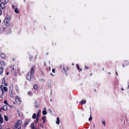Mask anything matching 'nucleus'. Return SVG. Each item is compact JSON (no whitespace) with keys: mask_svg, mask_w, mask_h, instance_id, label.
<instances>
[{"mask_svg":"<svg viewBox=\"0 0 129 129\" xmlns=\"http://www.w3.org/2000/svg\"><path fill=\"white\" fill-rule=\"evenodd\" d=\"M1 91H2V95H3V94H4V92L5 91H3V89L2 88L1 89Z\"/></svg>","mask_w":129,"mask_h":129,"instance_id":"7c9ffc66","label":"nucleus"},{"mask_svg":"<svg viewBox=\"0 0 129 129\" xmlns=\"http://www.w3.org/2000/svg\"><path fill=\"white\" fill-rule=\"evenodd\" d=\"M10 96L11 98H13V93H12V90H10Z\"/></svg>","mask_w":129,"mask_h":129,"instance_id":"4468645a","label":"nucleus"},{"mask_svg":"<svg viewBox=\"0 0 129 129\" xmlns=\"http://www.w3.org/2000/svg\"><path fill=\"white\" fill-rule=\"evenodd\" d=\"M30 122V120L29 119L27 120L25 122L24 124V126L25 127H26L27 125Z\"/></svg>","mask_w":129,"mask_h":129,"instance_id":"6e6552de","label":"nucleus"},{"mask_svg":"<svg viewBox=\"0 0 129 129\" xmlns=\"http://www.w3.org/2000/svg\"><path fill=\"white\" fill-rule=\"evenodd\" d=\"M14 65H13V66H12V67H11V68H12V70H14Z\"/></svg>","mask_w":129,"mask_h":129,"instance_id":"a19ab883","label":"nucleus"},{"mask_svg":"<svg viewBox=\"0 0 129 129\" xmlns=\"http://www.w3.org/2000/svg\"><path fill=\"white\" fill-rule=\"evenodd\" d=\"M52 72L54 73H55V70L54 69H53L52 70Z\"/></svg>","mask_w":129,"mask_h":129,"instance_id":"e433bc0d","label":"nucleus"},{"mask_svg":"<svg viewBox=\"0 0 129 129\" xmlns=\"http://www.w3.org/2000/svg\"><path fill=\"white\" fill-rule=\"evenodd\" d=\"M60 122L59 119L58 117L57 118V121H56V123L58 124H59Z\"/></svg>","mask_w":129,"mask_h":129,"instance_id":"ddd939ff","label":"nucleus"},{"mask_svg":"<svg viewBox=\"0 0 129 129\" xmlns=\"http://www.w3.org/2000/svg\"><path fill=\"white\" fill-rule=\"evenodd\" d=\"M35 107L37 108H38L39 107V106L38 105H35Z\"/></svg>","mask_w":129,"mask_h":129,"instance_id":"ea45409f","label":"nucleus"},{"mask_svg":"<svg viewBox=\"0 0 129 129\" xmlns=\"http://www.w3.org/2000/svg\"><path fill=\"white\" fill-rule=\"evenodd\" d=\"M39 119V117H36V123H37L38 122Z\"/></svg>","mask_w":129,"mask_h":129,"instance_id":"bb28decb","label":"nucleus"},{"mask_svg":"<svg viewBox=\"0 0 129 129\" xmlns=\"http://www.w3.org/2000/svg\"><path fill=\"white\" fill-rule=\"evenodd\" d=\"M8 129H10V128H8Z\"/></svg>","mask_w":129,"mask_h":129,"instance_id":"338daca9","label":"nucleus"},{"mask_svg":"<svg viewBox=\"0 0 129 129\" xmlns=\"http://www.w3.org/2000/svg\"><path fill=\"white\" fill-rule=\"evenodd\" d=\"M0 6L1 7V8L2 9H3L5 8V4L4 2L2 3L0 5Z\"/></svg>","mask_w":129,"mask_h":129,"instance_id":"423d86ee","label":"nucleus"},{"mask_svg":"<svg viewBox=\"0 0 129 129\" xmlns=\"http://www.w3.org/2000/svg\"><path fill=\"white\" fill-rule=\"evenodd\" d=\"M38 88V86L37 85H35L34 86V88L35 90L37 89Z\"/></svg>","mask_w":129,"mask_h":129,"instance_id":"412c9836","label":"nucleus"},{"mask_svg":"<svg viewBox=\"0 0 129 129\" xmlns=\"http://www.w3.org/2000/svg\"><path fill=\"white\" fill-rule=\"evenodd\" d=\"M48 86H49V87H50V85L49 84L48 85Z\"/></svg>","mask_w":129,"mask_h":129,"instance_id":"13d9d810","label":"nucleus"},{"mask_svg":"<svg viewBox=\"0 0 129 129\" xmlns=\"http://www.w3.org/2000/svg\"><path fill=\"white\" fill-rule=\"evenodd\" d=\"M108 74H110V73L109 72L108 73Z\"/></svg>","mask_w":129,"mask_h":129,"instance_id":"4d7b16f0","label":"nucleus"},{"mask_svg":"<svg viewBox=\"0 0 129 129\" xmlns=\"http://www.w3.org/2000/svg\"><path fill=\"white\" fill-rule=\"evenodd\" d=\"M11 29L10 28L9 29V31H8V33L9 34H10L11 32Z\"/></svg>","mask_w":129,"mask_h":129,"instance_id":"473e14b6","label":"nucleus"},{"mask_svg":"<svg viewBox=\"0 0 129 129\" xmlns=\"http://www.w3.org/2000/svg\"><path fill=\"white\" fill-rule=\"evenodd\" d=\"M46 109V108H44V109L45 110Z\"/></svg>","mask_w":129,"mask_h":129,"instance_id":"09e8293b","label":"nucleus"},{"mask_svg":"<svg viewBox=\"0 0 129 129\" xmlns=\"http://www.w3.org/2000/svg\"><path fill=\"white\" fill-rule=\"evenodd\" d=\"M5 28L4 27V28H3V29L4 30L5 29Z\"/></svg>","mask_w":129,"mask_h":129,"instance_id":"3c124183","label":"nucleus"},{"mask_svg":"<svg viewBox=\"0 0 129 129\" xmlns=\"http://www.w3.org/2000/svg\"><path fill=\"white\" fill-rule=\"evenodd\" d=\"M3 67H1L0 68V74H1L3 72Z\"/></svg>","mask_w":129,"mask_h":129,"instance_id":"f8f14e48","label":"nucleus"},{"mask_svg":"<svg viewBox=\"0 0 129 129\" xmlns=\"http://www.w3.org/2000/svg\"><path fill=\"white\" fill-rule=\"evenodd\" d=\"M22 121L21 120H18L16 123L15 127L16 128H18L16 129H21V126L22 125Z\"/></svg>","mask_w":129,"mask_h":129,"instance_id":"f03ea898","label":"nucleus"},{"mask_svg":"<svg viewBox=\"0 0 129 129\" xmlns=\"http://www.w3.org/2000/svg\"><path fill=\"white\" fill-rule=\"evenodd\" d=\"M128 88H129V84L128 85V87H127Z\"/></svg>","mask_w":129,"mask_h":129,"instance_id":"de8ad7c7","label":"nucleus"},{"mask_svg":"<svg viewBox=\"0 0 129 129\" xmlns=\"http://www.w3.org/2000/svg\"><path fill=\"white\" fill-rule=\"evenodd\" d=\"M2 14V11L1 9L0 8V15H1Z\"/></svg>","mask_w":129,"mask_h":129,"instance_id":"c9c22d12","label":"nucleus"},{"mask_svg":"<svg viewBox=\"0 0 129 129\" xmlns=\"http://www.w3.org/2000/svg\"><path fill=\"white\" fill-rule=\"evenodd\" d=\"M93 126H94V128L95 127V125H94V124H93Z\"/></svg>","mask_w":129,"mask_h":129,"instance_id":"864d4df0","label":"nucleus"},{"mask_svg":"<svg viewBox=\"0 0 129 129\" xmlns=\"http://www.w3.org/2000/svg\"><path fill=\"white\" fill-rule=\"evenodd\" d=\"M5 78H3V82L2 83V84H4L5 83Z\"/></svg>","mask_w":129,"mask_h":129,"instance_id":"a878e982","label":"nucleus"},{"mask_svg":"<svg viewBox=\"0 0 129 129\" xmlns=\"http://www.w3.org/2000/svg\"><path fill=\"white\" fill-rule=\"evenodd\" d=\"M10 107H11H11H11V106H10Z\"/></svg>","mask_w":129,"mask_h":129,"instance_id":"e2e57ef3","label":"nucleus"},{"mask_svg":"<svg viewBox=\"0 0 129 129\" xmlns=\"http://www.w3.org/2000/svg\"><path fill=\"white\" fill-rule=\"evenodd\" d=\"M76 65L77 67V69H79L80 71H81L82 70V69L81 68H80L79 66V64H76Z\"/></svg>","mask_w":129,"mask_h":129,"instance_id":"6ab92c4d","label":"nucleus"},{"mask_svg":"<svg viewBox=\"0 0 129 129\" xmlns=\"http://www.w3.org/2000/svg\"><path fill=\"white\" fill-rule=\"evenodd\" d=\"M1 109H0V113L1 112Z\"/></svg>","mask_w":129,"mask_h":129,"instance_id":"603ef678","label":"nucleus"},{"mask_svg":"<svg viewBox=\"0 0 129 129\" xmlns=\"http://www.w3.org/2000/svg\"><path fill=\"white\" fill-rule=\"evenodd\" d=\"M67 70H69V67H67Z\"/></svg>","mask_w":129,"mask_h":129,"instance_id":"c03bdc74","label":"nucleus"},{"mask_svg":"<svg viewBox=\"0 0 129 129\" xmlns=\"http://www.w3.org/2000/svg\"><path fill=\"white\" fill-rule=\"evenodd\" d=\"M39 126L43 128L44 127L43 125L41 123H40Z\"/></svg>","mask_w":129,"mask_h":129,"instance_id":"cd10ccee","label":"nucleus"},{"mask_svg":"<svg viewBox=\"0 0 129 129\" xmlns=\"http://www.w3.org/2000/svg\"><path fill=\"white\" fill-rule=\"evenodd\" d=\"M28 93L29 95H30L31 94V93L30 91H28Z\"/></svg>","mask_w":129,"mask_h":129,"instance_id":"c756f323","label":"nucleus"},{"mask_svg":"<svg viewBox=\"0 0 129 129\" xmlns=\"http://www.w3.org/2000/svg\"><path fill=\"white\" fill-rule=\"evenodd\" d=\"M4 103L5 104H6L7 105L9 106V104L8 103L7 101V100H5L4 101Z\"/></svg>","mask_w":129,"mask_h":129,"instance_id":"393cba45","label":"nucleus"},{"mask_svg":"<svg viewBox=\"0 0 129 129\" xmlns=\"http://www.w3.org/2000/svg\"><path fill=\"white\" fill-rule=\"evenodd\" d=\"M92 119V117H90L89 118V121H91Z\"/></svg>","mask_w":129,"mask_h":129,"instance_id":"72a5a7b5","label":"nucleus"},{"mask_svg":"<svg viewBox=\"0 0 129 129\" xmlns=\"http://www.w3.org/2000/svg\"><path fill=\"white\" fill-rule=\"evenodd\" d=\"M43 120V122L44 123L46 121V116H42V119L41 120Z\"/></svg>","mask_w":129,"mask_h":129,"instance_id":"9d476101","label":"nucleus"},{"mask_svg":"<svg viewBox=\"0 0 129 129\" xmlns=\"http://www.w3.org/2000/svg\"><path fill=\"white\" fill-rule=\"evenodd\" d=\"M12 7H13V8L14 9V8H15V6L14 5H13Z\"/></svg>","mask_w":129,"mask_h":129,"instance_id":"79ce46f5","label":"nucleus"},{"mask_svg":"<svg viewBox=\"0 0 129 129\" xmlns=\"http://www.w3.org/2000/svg\"><path fill=\"white\" fill-rule=\"evenodd\" d=\"M16 89L17 91H18V88L17 87V85H16L15 86Z\"/></svg>","mask_w":129,"mask_h":129,"instance_id":"c85d7f7f","label":"nucleus"},{"mask_svg":"<svg viewBox=\"0 0 129 129\" xmlns=\"http://www.w3.org/2000/svg\"><path fill=\"white\" fill-rule=\"evenodd\" d=\"M102 123L103 124L104 126H106V124H105V121H104V120L102 122Z\"/></svg>","mask_w":129,"mask_h":129,"instance_id":"2f4dec72","label":"nucleus"},{"mask_svg":"<svg viewBox=\"0 0 129 129\" xmlns=\"http://www.w3.org/2000/svg\"><path fill=\"white\" fill-rule=\"evenodd\" d=\"M10 107H11H11H11V106H10Z\"/></svg>","mask_w":129,"mask_h":129,"instance_id":"680f3d73","label":"nucleus"},{"mask_svg":"<svg viewBox=\"0 0 129 129\" xmlns=\"http://www.w3.org/2000/svg\"><path fill=\"white\" fill-rule=\"evenodd\" d=\"M2 109L6 111L7 109V106L6 105L2 107Z\"/></svg>","mask_w":129,"mask_h":129,"instance_id":"1a4fd4ad","label":"nucleus"},{"mask_svg":"<svg viewBox=\"0 0 129 129\" xmlns=\"http://www.w3.org/2000/svg\"><path fill=\"white\" fill-rule=\"evenodd\" d=\"M3 122V119L1 116V114H0V123H2Z\"/></svg>","mask_w":129,"mask_h":129,"instance_id":"9b49d317","label":"nucleus"},{"mask_svg":"<svg viewBox=\"0 0 129 129\" xmlns=\"http://www.w3.org/2000/svg\"><path fill=\"white\" fill-rule=\"evenodd\" d=\"M41 113V111L40 110H39L38 112V113L37 114L36 117H39V115L40 113Z\"/></svg>","mask_w":129,"mask_h":129,"instance_id":"4be33fe9","label":"nucleus"},{"mask_svg":"<svg viewBox=\"0 0 129 129\" xmlns=\"http://www.w3.org/2000/svg\"><path fill=\"white\" fill-rule=\"evenodd\" d=\"M121 90H123V88H121Z\"/></svg>","mask_w":129,"mask_h":129,"instance_id":"8fccbe9b","label":"nucleus"},{"mask_svg":"<svg viewBox=\"0 0 129 129\" xmlns=\"http://www.w3.org/2000/svg\"><path fill=\"white\" fill-rule=\"evenodd\" d=\"M9 74V72H8L6 74H7V75H8Z\"/></svg>","mask_w":129,"mask_h":129,"instance_id":"a18cd8bd","label":"nucleus"},{"mask_svg":"<svg viewBox=\"0 0 129 129\" xmlns=\"http://www.w3.org/2000/svg\"><path fill=\"white\" fill-rule=\"evenodd\" d=\"M0 129H2V125H0Z\"/></svg>","mask_w":129,"mask_h":129,"instance_id":"58836bf2","label":"nucleus"},{"mask_svg":"<svg viewBox=\"0 0 129 129\" xmlns=\"http://www.w3.org/2000/svg\"><path fill=\"white\" fill-rule=\"evenodd\" d=\"M4 84H5L4 85L6 86H7L8 85V84L7 83H4Z\"/></svg>","mask_w":129,"mask_h":129,"instance_id":"f704fd0d","label":"nucleus"},{"mask_svg":"<svg viewBox=\"0 0 129 129\" xmlns=\"http://www.w3.org/2000/svg\"><path fill=\"white\" fill-rule=\"evenodd\" d=\"M4 117L5 120L6 121H8L9 120L8 117V116L6 115H5L4 116Z\"/></svg>","mask_w":129,"mask_h":129,"instance_id":"2eb2a0df","label":"nucleus"},{"mask_svg":"<svg viewBox=\"0 0 129 129\" xmlns=\"http://www.w3.org/2000/svg\"><path fill=\"white\" fill-rule=\"evenodd\" d=\"M14 11L16 13H18L19 12L17 8L15 9Z\"/></svg>","mask_w":129,"mask_h":129,"instance_id":"5701e85b","label":"nucleus"},{"mask_svg":"<svg viewBox=\"0 0 129 129\" xmlns=\"http://www.w3.org/2000/svg\"><path fill=\"white\" fill-rule=\"evenodd\" d=\"M63 70H64H64H65V69H64V68H63Z\"/></svg>","mask_w":129,"mask_h":129,"instance_id":"6e6d98bb","label":"nucleus"},{"mask_svg":"<svg viewBox=\"0 0 129 129\" xmlns=\"http://www.w3.org/2000/svg\"><path fill=\"white\" fill-rule=\"evenodd\" d=\"M16 101L17 104H19L20 103V98L18 96H15Z\"/></svg>","mask_w":129,"mask_h":129,"instance_id":"20e7f679","label":"nucleus"},{"mask_svg":"<svg viewBox=\"0 0 129 129\" xmlns=\"http://www.w3.org/2000/svg\"><path fill=\"white\" fill-rule=\"evenodd\" d=\"M42 114L44 115H45L47 114V112L46 110H44L42 111Z\"/></svg>","mask_w":129,"mask_h":129,"instance_id":"dca6fc26","label":"nucleus"},{"mask_svg":"<svg viewBox=\"0 0 129 129\" xmlns=\"http://www.w3.org/2000/svg\"><path fill=\"white\" fill-rule=\"evenodd\" d=\"M123 67H124V65L123 64Z\"/></svg>","mask_w":129,"mask_h":129,"instance_id":"69168bd1","label":"nucleus"},{"mask_svg":"<svg viewBox=\"0 0 129 129\" xmlns=\"http://www.w3.org/2000/svg\"><path fill=\"white\" fill-rule=\"evenodd\" d=\"M35 68L34 66H33L31 68L30 73L29 72L27 74V78L29 80H31L32 76H33L34 75V69Z\"/></svg>","mask_w":129,"mask_h":129,"instance_id":"f257e3e1","label":"nucleus"},{"mask_svg":"<svg viewBox=\"0 0 129 129\" xmlns=\"http://www.w3.org/2000/svg\"><path fill=\"white\" fill-rule=\"evenodd\" d=\"M1 57L3 58H4L5 57V55L3 53H1Z\"/></svg>","mask_w":129,"mask_h":129,"instance_id":"aec40b11","label":"nucleus"},{"mask_svg":"<svg viewBox=\"0 0 129 129\" xmlns=\"http://www.w3.org/2000/svg\"><path fill=\"white\" fill-rule=\"evenodd\" d=\"M2 88L3 91H4L5 92H6L8 91V88H7L5 87L3 85H2L0 86V89L1 90V89Z\"/></svg>","mask_w":129,"mask_h":129,"instance_id":"39448f33","label":"nucleus"},{"mask_svg":"<svg viewBox=\"0 0 129 129\" xmlns=\"http://www.w3.org/2000/svg\"><path fill=\"white\" fill-rule=\"evenodd\" d=\"M72 65H73V63H72Z\"/></svg>","mask_w":129,"mask_h":129,"instance_id":"0e129e2a","label":"nucleus"},{"mask_svg":"<svg viewBox=\"0 0 129 129\" xmlns=\"http://www.w3.org/2000/svg\"><path fill=\"white\" fill-rule=\"evenodd\" d=\"M62 68V66H61H61H60V68Z\"/></svg>","mask_w":129,"mask_h":129,"instance_id":"5fc2aeb1","label":"nucleus"},{"mask_svg":"<svg viewBox=\"0 0 129 129\" xmlns=\"http://www.w3.org/2000/svg\"><path fill=\"white\" fill-rule=\"evenodd\" d=\"M1 20L0 19V23H1Z\"/></svg>","mask_w":129,"mask_h":129,"instance_id":"bf43d9fd","label":"nucleus"},{"mask_svg":"<svg viewBox=\"0 0 129 129\" xmlns=\"http://www.w3.org/2000/svg\"><path fill=\"white\" fill-rule=\"evenodd\" d=\"M49 70H50V67H49Z\"/></svg>","mask_w":129,"mask_h":129,"instance_id":"052dcab7","label":"nucleus"},{"mask_svg":"<svg viewBox=\"0 0 129 129\" xmlns=\"http://www.w3.org/2000/svg\"><path fill=\"white\" fill-rule=\"evenodd\" d=\"M116 75L117 76H118V74H117V72H116Z\"/></svg>","mask_w":129,"mask_h":129,"instance_id":"49530a36","label":"nucleus"},{"mask_svg":"<svg viewBox=\"0 0 129 129\" xmlns=\"http://www.w3.org/2000/svg\"><path fill=\"white\" fill-rule=\"evenodd\" d=\"M85 68L86 69H88V67H87V66L85 67Z\"/></svg>","mask_w":129,"mask_h":129,"instance_id":"37998d69","label":"nucleus"},{"mask_svg":"<svg viewBox=\"0 0 129 129\" xmlns=\"http://www.w3.org/2000/svg\"><path fill=\"white\" fill-rule=\"evenodd\" d=\"M30 127L31 129H37L35 127L34 124V123H32L31 124Z\"/></svg>","mask_w":129,"mask_h":129,"instance_id":"0eeeda50","label":"nucleus"},{"mask_svg":"<svg viewBox=\"0 0 129 129\" xmlns=\"http://www.w3.org/2000/svg\"><path fill=\"white\" fill-rule=\"evenodd\" d=\"M0 63L1 65H4L5 64V63L4 61H0Z\"/></svg>","mask_w":129,"mask_h":129,"instance_id":"a211bd4d","label":"nucleus"},{"mask_svg":"<svg viewBox=\"0 0 129 129\" xmlns=\"http://www.w3.org/2000/svg\"><path fill=\"white\" fill-rule=\"evenodd\" d=\"M86 101L85 100L82 101L80 103L82 104H83L86 103Z\"/></svg>","mask_w":129,"mask_h":129,"instance_id":"b1692460","label":"nucleus"},{"mask_svg":"<svg viewBox=\"0 0 129 129\" xmlns=\"http://www.w3.org/2000/svg\"><path fill=\"white\" fill-rule=\"evenodd\" d=\"M36 114L35 113H34L33 114V116H32V118L33 119H35L36 118Z\"/></svg>","mask_w":129,"mask_h":129,"instance_id":"f3484780","label":"nucleus"},{"mask_svg":"<svg viewBox=\"0 0 129 129\" xmlns=\"http://www.w3.org/2000/svg\"><path fill=\"white\" fill-rule=\"evenodd\" d=\"M1 75V74H0V75Z\"/></svg>","mask_w":129,"mask_h":129,"instance_id":"774afa93","label":"nucleus"},{"mask_svg":"<svg viewBox=\"0 0 129 129\" xmlns=\"http://www.w3.org/2000/svg\"><path fill=\"white\" fill-rule=\"evenodd\" d=\"M10 19V16H7L6 17L4 21L5 23L6 26L8 25Z\"/></svg>","mask_w":129,"mask_h":129,"instance_id":"7ed1b4c3","label":"nucleus"},{"mask_svg":"<svg viewBox=\"0 0 129 129\" xmlns=\"http://www.w3.org/2000/svg\"><path fill=\"white\" fill-rule=\"evenodd\" d=\"M32 56H30V57H29V60L30 61H31V59H32Z\"/></svg>","mask_w":129,"mask_h":129,"instance_id":"4c0bfd02","label":"nucleus"}]
</instances>
